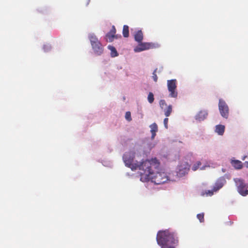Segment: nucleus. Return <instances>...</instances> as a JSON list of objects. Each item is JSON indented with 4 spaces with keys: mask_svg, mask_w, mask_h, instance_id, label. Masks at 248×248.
I'll return each mask as SVG.
<instances>
[{
    "mask_svg": "<svg viewBox=\"0 0 248 248\" xmlns=\"http://www.w3.org/2000/svg\"><path fill=\"white\" fill-rule=\"evenodd\" d=\"M159 162L156 158L146 160L141 166L144 169L143 172H141L140 180L146 182L151 180L156 185H161L168 180V177L166 172L158 171Z\"/></svg>",
    "mask_w": 248,
    "mask_h": 248,
    "instance_id": "nucleus-1",
    "label": "nucleus"
},
{
    "mask_svg": "<svg viewBox=\"0 0 248 248\" xmlns=\"http://www.w3.org/2000/svg\"><path fill=\"white\" fill-rule=\"evenodd\" d=\"M156 241L161 248H176L179 242L177 234L168 230L159 231L157 234Z\"/></svg>",
    "mask_w": 248,
    "mask_h": 248,
    "instance_id": "nucleus-2",
    "label": "nucleus"
},
{
    "mask_svg": "<svg viewBox=\"0 0 248 248\" xmlns=\"http://www.w3.org/2000/svg\"><path fill=\"white\" fill-rule=\"evenodd\" d=\"M134 157L135 154L134 153L128 152L124 155L123 158L125 165L130 168L132 170L137 169L143 170L144 169H141V166L143 165L145 161L141 163H139L138 162L135 163L134 161Z\"/></svg>",
    "mask_w": 248,
    "mask_h": 248,
    "instance_id": "nucleus-3",
    "label": "nucleus"
},
{
    "mask_svg": "<svg viewBox=\"0 0 248 248\" xmlns=\"http://www.w3.org/2000/svg\"><path fill=\"white\" fill-rule=\"evenodd\" d=\"M90 40L94 53L97 55H101L103 52V47L97 38L94 35H91Z\"/></svg>",
    "mask_w": 248,
    "mask_h": 248,
    "instance_id": "nucleus-4",
    "label": "nucleus"
},
{
    "mask_svg": "<svg viewBox=\"0 0 248 248\" xmlns=\"http://www.w3.org/2000/svg\"><path fill=\"white\" fill-rule=\"evenodd\" d=\"M167 88L169 92V96L171 98H177L178 92L177 90L176 79H171L167 81Z\"/></svg>",
    "mask_w": 248,
    "mask_h": 248,
    "instance_id": "nucleus-5",
    "label": "nucleus"
},
{
    "mask_svg": "<svg viewBox=\"0 0 248 248\" xmlns=\"http://www.w3.org/2000/svg\"><path fill=\"white\" fill-rule=\"evenodd\" d=\"M233 181L236 184L238 193L243 196L248 195V190H245L247 185L245 184L244 181L242 179L237 178H234Z\"/></svg>",
    "mask_w": 248,
    "mask_h": 248,
    "instance_id": "nucleus-6",
    "label": "nucleus"
},
{
    "mask_svg": "<svg viewBox=\"0 0 248 248\" xmlns=\"http://www.w3.org/2000/svg\"><path fill=\"white\" fill-rule=\"evenodd\" d=\"M218 108L221 115L227 119L229 114V108L226 103L222 99L219 100Z\"/></svg>",
    "mask_w": 248,
    "mask_h": 248,
    "instance_id": "nucleus-7",
    "label": "nucleus"
},
{
    "mask_svg": "<svg viewBox=\"0 0 248 248\" xmlns=\"http://www.w3.org/2000/svg\"><path fill=\"white\" fill-rule=\"evenodd\" d=\"M139 44L134 48V51L139 52L143 50L152 49L156 47L155 44L152 43H139Z\"/></svg>",
    "mask_w": 248,
    "mask_h": 248,
    "instance_id": "nucleus-8",
    "label": "nucleus"
},
{
    "mask_svg": "<svg viewBox=\"0 0 248 248\" xmlns=\"http://www.w3.org/2000/svg\"><path fill=\"white\" fill-rule=\"evenodd\" d=\"M190 165L186 163L183 165H181L178 167V170L177 171V175L179 176H183L186 174H187L189 170Z\"/></svg>",
    "mask_w": 248,
    "mask_h": 248,
    "instance_id": "nucleus-9",
    "label": "nucleus"
},
{
    "mask_svg": "<svg viewBox=\"0 0 248 248\" xmlns=\"http://www.w3.org/2000/svg\"><path fill=\"white\" fill-rule=\"evenodd\" d=\"M116 31L115 27L113 25L110 31L106 35V39L107 41L111 42L113 41L114 38L116 37L115 35Z\"/></svg>",
    "mask_w": 248,
    "mask_h": 248,
    "instance_id": "nucleus-10",
    "label": "nucleus"
},
{
    "mask_svg": "<svg viewBox=\"0 0 248 248\" xmlns=\"http://www.w3.org/2000/svg\"><path fill=\"white\" fill-rule=\"evenodd\" d=\"M226 181L224 179H219L217 180L213 187L214 191L215 192L217 191L224 186Z\"/></svg>",
    "mask_w": 248,
    "mask_h": 248,
    "instance_id": "nucleus-11",
    "label": "nucleus"
},
{
    "mask_svg": "<svg viewBox=\"0 0 248 248\" xmlns=\"http://www.w3.org/2000/svg\"><path fill=\"white\" fill-rule=\"evenodd\" d=\"M208 116V112L206 110H201L196 115V119L199 121H203Z\"/></svg>",
    "mask_w": 248,
    "mask_h": 248,
    "instance_id": "nucleus-12",
    "label": "nucleus"
},
{
    "mask_svg": "<svg viewBox=\"0 0 248 248\" xmlns=\"http://www.w3.org/2000/svg\"><path fill=\"white\" fill-rule=\"evenodd\" d=\"M134 39L138 43H141L143 38V35L141 30H138L134 34Z\"/></svg>",
    "mask_w": 248,
    "mask_h": 248,
    "instance_id": "nucleus-13",
    "label": "nucleus"
},
{
    "mask_svg": "<svg viewBox=\"0 0 248 248\" xmlns=\"http://www.w3.org/2000/svg\"><path fill=\"white\" fill-rule=\"evenodd\" d=\"M231 163L232 165L237 170L241 169L243 167L242 162L238 160H232Z\"/></svg>",
    "mask_w": 248,
    "mask_h": 248,
    "instance_id": "nucleus-14",
    "label": "nucleus"
},
{
    "mask_svg": "<svg viewBox=\"0 0 248 248\" xmlns=\"http://www.w3.org/2000/svg\"><path fill=\"white\" fill-rule=\"evenodd\" d=\"M151 132L152 133V139H154L156 135V132L158 130V127L155 123H154L150 125Z\"/></svg>",
    "mask_w": 248,
    "mask_h": 248,
    "instance_id": "nucleus-15",
    "label": "nucleus"
},
{
    "mask_svg": "<svg viewBox=\"0 0 248 248\" xmlns=\"http://www.w3.org/2000/svg\"><path fill=\"white\" fill-rule=\"evenodd\" d=\"M225 131V126L223 125L218 124L216 126V132L219 135H222Z\"/></svg>",
    "mask_w": 248,
    "mask_h": 248,
    "instance_id": "nucleus-16",
    "label": "nucleus"
},
{
    "mask_svg": "<svg viewBox=\"0 0 248 248\" xmlns=\"http://www.w3.org/2000/svg\"><path fill=\"white\" fill-rule=\"evenodd\" d=\"M166 107V108L163 109L164 114L166 117H169L172 111V105H170Z\"/></svg>",
    "mask_w": 248,
    "mask_h": 248,
    "instance_id": "nucleus-17",
    "label": "nucleus"
},
{
    "mask_svg": "<svg viewBox=\"0 0 248 248\" xmlns=\"http://www.w3.org/2000/svg\"><path fill=\"white\" fill-rule=\"evenodd\" d=\"M108 48L110 50V55L112 57H115L118 55V53L116 48L112 46H108Z\"/></svg>",
    "mask_w": 248,
    "mask_h": 248,
    "instance_id": "nucleus-18",
    "label": "nucleus"
},
{
    "mask_svg": "<svg viewBox=\"0 0 248 248\" xmlns=\"http://www.w3.org/2000/svg\"><path fill=\"white\" fill-rule=\"evenodd\" d=\"M123 34L124 37H128L129 36V27L127 25H124L123 29Z\"/></svg>",
    "mask_w": 248,
    "mask_h": 248,
    "instance_id": "nucleus-19",
    "label": "nucleus"
},
{
    "mask_svg": "<svg viewBox=\"0 0 248 248\" xmlns=\"http://www.w3.org/2000/svg\"><path fill=\"white\" fill-rule=\"evenodd\" d=\"M214 189L212 190H208L203 191L202 193V196H212L214 194Z\"/></svg>",
    "mask_w": 248,
    "mask_h": 248,
    "instance_id": "nucleus-20",
    "label": "nucleus"
},
{
    "mask_svg": "<svg viewBox=\"0 0 248 248\" xmlns=\"http://www.w3.org/2000/svg\"><path fill=\"white\" fill-rule=\"evenodd\" d=\"M148 101L150 103L152 104L153 103L154 101V94L152 92H150L148 95Z\"/></svg>",
    "mask_w": 248,
    "mask_h": 248,
    "instance_id": "nucleus-21",
    "label": "nucleus"
},
{
    "mask_svg": "<svg viewBox=\"0 0 248 248\" xmlns=\"http://www.w3.org/2000/svg\"><path fill=\"white\" fill-rule=\"evenodd\" d=\"M202 165V163L200 161L197 162L195 164L193 165V166L192 167V170L193 171L197 170L198 168L200 167V166Z\"/></svg>",
    "mask_w": 248,
    "mask_h": 248,
    "instance_id": "nucleus-22",
    "label": "nucleus"
},
{
    "mask_svg": "<svg viewBox=\"0 0 248 248\" xmlns=\"http://www.w3.org/2000/svg\"><path fill=\"white\" fill-rule=\"evenodd\" d=\"M197 218L199 220L200 222H204V213H200L198 214L197 215Z\"/></svg>",
    "mask_w": 248,
    "mask_h": 248,
    "instance_id": "nucleus-23",
    "label": "nucleus"
},
{
    "mask_svg": "<svg viewBox=\"0 0 248 248\" xmlns=\"http://www.w3.org/2000/svg\"><path fill=\"white\" fill-rule=\"evenodd\" d=\"M159 105L162 109H163L165 107L168 106L166 101L164 100H160Z\"/></svg>",
    "mask_w": 248,
    "mask_h": 248,
    "instance_id": "nucleus-24",
    "label": "nucleus"
},
{
    "mask_svg": "<svg viewBox=\"0 0 248 248\" xmlns=\"http://www.w3.org/2000/svg\"><path fill=\"white\" fill-rule=\"evenodd\" d=\"M125 118L128 122H130L132 120V118H131V113L130 111H127L125 113Z\"/></svg>",
    "mask_w": 248,
    "mask_h": 248,
    "instance_id": "nucleus-25",
    "label": "nucleus"
},
{
    "mask_svg": "<svg viewBox=\"0 0 248 248\" xmlns=\"http://www.w3.org/2000/svg\"><path fill=\"white\" fill-rule=\"evenodd\" d=\"M157 69L156 68L153 72V78L154 79V80L155 81V82H157V79H158V78H157V76L156 74V71H157Z\"/></svg>",
    "mask_w": 248,
    "mask_h": 248,
    "instance_id": "nucleus-26",
    "label": "nucleus"
},
{
    "mask_svg": "<svg viewBox=\"0 0 248 248\" xmlns=\"http://www.w3.org/2000/svg\"><path fill=\"white\" fill-rule=\"evenodd\" d=\"M50 48H51V46L50 45H45L43 46V49H44V51L46 52L50 50Z\"/></svg>",
    "mask_w": 248,
    "mask_h": 248,
    "instance_id": "nucleus-27",
    "label": "nucleus"
},
{
    "mask_svg": "<svg viewBox=\"0 0 248 248\" xmlns=\"http://www.w3.org/2000/svg\"><path fill=\"white\" fill-rule=\"evenodd\" d=\"M169 119L168 118H166L164 119V124L166 128H168V123Z\"/></svg>",
    "mask_w": 248,
    "mask_h": 248,
    "instance_id": "nucleus-28",
    "label": "nucleus"
},
{
    "mask_svg": "<svg viewBox=\"0 0 248 248\" xmlns=\"http://www.w3.org/2000/svg\"><path fill=\"white\" fill-rule=\"evenodd\" d=\"M245 165L246 167L248 168V161H246L245 162Z\"/></svg>",
    "mask_w": 248,
    "mask_h": 248,
    "instance_id": "nucleus-29",
    "label": "nucleus"
},
{
    "mask_svg": "<svg viewBox=\"0 0 248 248\" xmlns=\"http://www.w3.org/2000/svg\"><path fill=\"white\" fill-rule=\"evenodd\" d=\"M246 157H247V156H244L242 158V159L243 160H244L245 159V158H246Z\"/></svg>",
    "mask_w": 248,
    "mask_h": 248,
    "instance_id": "nucleus-30",
    "label": "nucleus"
},
{
    "mask_svg": "<svg viewBox=\"0 0 248 248\" xmlns=\"http://www.w3.org/2000/svg\"><path fill=\"white\" fill-rule=\"evenodd\" d=\"M204 167H202L201 169V170H203V169H204Z\"/></svg>",
    "mask_w": 248,
    "mask_h": 248,
    "instance_id": "nucleus-31",
    "label": "nucleus"
}]
</instances>
